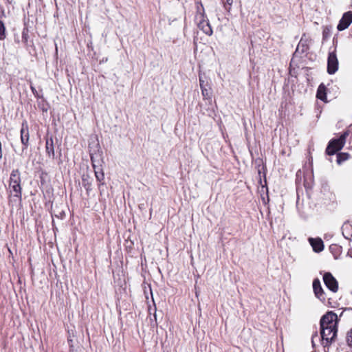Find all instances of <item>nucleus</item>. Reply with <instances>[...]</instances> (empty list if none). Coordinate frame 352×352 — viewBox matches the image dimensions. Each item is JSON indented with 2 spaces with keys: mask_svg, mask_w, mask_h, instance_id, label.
Wrapping results in <instances>:
<instances>
[{
  "mask_svg": "<svg viewBox=\"0 0 352 352\" xmlns=\"http://www.w3.org/2000/svg\"><path fill=\"white\" fill-rule=\"evenodd\" d=\"M349 135L347 131L342 133L338 138L331 140L326 148V153L329 155H333L338 151L341 150L346 142V137Z\"/></svg>",
  "mask_w": 352,
  "mask_h": 352,
  "instance_id": "f257e3e1",
  "label": "nucleus"
},
{
  "mask_svg": "<svg viewBox=\"0 0 352 352\" xmlns=\"http://www.w3.org/2000/svg\"><path fill=\"white\" fill-rule=\"evenodd\" d=\"M21 178L18 170H13L10 175L9 189L13 196L21 198V188L20 185Z\"/></svg>",
  "mask_w": 352,
  "mask_h": 352,
  "instance_id": "f03ea898",
  "label": "nucleus"
},
{
  "mask_svg": "<svg viewBox=\"0 0 352 352\" xmlns=\"http://www.w3.org/2000/svg\"><path fill=\"white\" fill-rule=\"evenodd\" d=\"M338 316L333 311H329L320 319L321 328H338Z\"/></svg>",
  "mask_w": 352,
  "mask_h": 352,
  "instance_id": "7ed1b4c3",
  "label": "nucleus"
},
{
  "mask_svg": "<svg viewBox=\"0 0 352 352\" xmlns=\"http://www.w3.org/2000/svg\"><path fill=\"white\" fill-rule=\"evenodd\" d=\"M338 328H321L320 334L324 346L330 344L337 336Z\"/></svg>",
  "mask_w": 352,
  "mask_h": 352,
  "instance_id": "20e7f679",
  "label": "nucleus"
},
{
  "mask_svg": "<svg viewBox=\"0 0 352 352\" xmlns=\"http://www.w3.org/2000/svg\"><path fill=\"white\" fill-rule=\"evenodd\" d=\"M338 69V60L336 51L329 53L327 59V72L329 74H335Z\"/></svg>",
  "mask_w": 352,
  "mask_h": 352,
  "instance_id": "39448f33",
  "label": "nucleus"
},
{
  "mask_svg": "<svg viewBox=\"0 0 352 352\" xmlns=\"http://www.w3.org/2000/svg\"><path fill=\"white\" fill-rule=\"evenodd\" d=\"M323 281L329 290L334 293L337 292L338 289V283L330 272H325L324 274Z\"/></svg>",
  "mask_w": 352,
  "mask_h": 352,
  "instance_id": "423d86ee",
  "label": "nucleus"
},
{
  "mask_svg": "<svg viewBox=\"0 0 352 352\" xmlns=\"http://www.w3.org/2000/svg\"><path fill=\"white\" fill-rule=\"evenodd\" d=\"M313 289L316 298L324 302L326 300L325 293L321 286V283L319 279L316 278L313 281Z\"/></svg>",
  "mask_w": 352,
  "mask_h": 352,
  "instance_id": "0eeeda50",
  "label": "nucleus"
},
{
  "mask_svg": "<svg viewBox=\"0 0 352 352\" xmlns=\"http://www.w3.org/2000/svg\"><path fill=\"white\" fill-rule=\"evenodd\" d=\"M352 23V12H347L344 13L340 19L338 25V30L339 31H342L345 29H346L350 24Z\"/></svg>",
  "mask_w": 352,
  "mask_h": 352,
  "instance_id": "6e6552de",
  "label": "nucleus"
},
{
  "mask_svg": "<svg viewBox=\"0 0 352 352\" xmlns=\"http://www.w3.org/2000/svg\"><path fill=\"white\" fill-rule=\"evenodd\" d=\"M196 8H197V14L195 16V21H196V23L198 26L199 22L204 23L206 21H208V19L205 15L204 8L201 2L196 3Z\"/></svg>",
  "mask_w": 352,
  "mask_h": 352,
  "instance_id": "1a4fd4ad",
  "label": "nucleus"
},
{
  "mask_svg": "<svg viewBox=\"0 0 352 352\" xmlns=\"http://www.w3.org/2000/svg\"><path fill=\"white\" fill-rule=\"evenodd\" d=\"M196 8H197V14L195 16V21H196V23L198 26L199 22L204 23L206 21H208V19L205 15L204 8L201 2L196 3Z\"/></svg>",
  "mask_w": 352,
  "mask_h": 352,
  "instance_id": "9d476101",
  "label": "nucleus"
},
{
  "mask_svg": "<svg viewBox=\"0 0 352 352\" xmlns=\"http://www.w3.org/2000/svg\"><path fill=\"white\" fill-rule=\"evenodd\" d=\"M308 240L315 252H320L324 250V243L320 238L310 237Z\"/></svg>",
  "mask_w": 352,
  "mask_h": 352,
  "instance_id": "9b49d317",
  "label": "nucleus"
},
{
  "mask_svg": "<svg viewBox=\"0 0 352 352\" xmlns=\"http://www.w3.org/2000/svg\"><path fill=\"white\" fill-rule=\"evenodd\" d=\"M91 160L92 163H94L92 157H91ZM93 167L96 180L98 182V188H100L101 186L104 185V174L102 170L100 168H97L94 164H93Z\"/></svg>",
  "mask_w": 352,
  "mask_h": 352,
  "instance_id": "f8f14e48",
  "label": "nucleus"
},
{
  "mask_svg": "<svg viewBox=\"0 0 352 352\" xmlns=\"http://www.w3.org/2000/svg\"><path fill=\"white\" fill-rule=\"evenodd\" d=\"M21 140L22 144L26 148L28 145V141H29V131H28V125L24 123H23L22 127L21 129Z\"/></svg>",
  "mask_w": 352,
  "mask_h": 352,
  "instance_id": "ddd939ff",
  "label": "nucleus"
},
{
  "mask_svg": "<svg viewBox=\"0 0 352 352\" xmlns=\"http://www.w3.org/2000/svg\"><path fill=\"white\" fill-rule=\"evenodd\" d=\"M46 153L49 157L54 159V146L52 138H47L45 143Z\"/></svg>",
  "mask_w": 352,
  "mask_h": 352,
  "instance_id": "4468645a",
  "label": "nucleus"
},
{
  "mask_svg": "<svg viewBox=\"0 0 352 352\" xmlns=\"http://www.w3.org/2000/svg\"><path fill=\"white\" fill-rule=\"evenodd\" d=\"M93 179L88 174H83L82 177V185L87 192L91 190Z\"/></svg>",
  "mask_w": 352,
  "mask_h": 352,
  "instance_id": "2eb2a0df",
  "label": "nucleus"
},
{
  "mask_svg": "<svg viewBox=\"0 0 352 352\" xmlns=\"http://www.w3.org/2000/svg\"><path fill=\"white\" fill-rule=\"evenodd\" d=\"M308 38L303 34L296 48V52L301 50L302 52L308 50Z\"/></svg>",
  "mask_w": 352,
  "mask_h": 352,
  "instance_id": "dca6fc26",
  "label": "nucleus"
},
{
  "mask_svg": "<svg viewBox=\"0 0 352 352\" xmlns=\"http://www.w3.org/2000/svg\"><path fill=\"white\" fill-rule=\"evenodd\" d=\"M198 28L207 35L210 36L212 34V30L208 20L204 23L199 22Z\"/></svg>",
  "mask_w": 352,
  "mask_h": 352,
  "instance_id": "f3484780",
  "label": "nucleus"
},
{
  "mask_svg": "<svg viewBox=\"0 0 352 352\" xmlns=\"http://www.w3.org/2000/svg\"><path fill=\"white\" fill-rule=\"evenodd\" d=\"M342 232L344 238L352 236V226L349 223H344L342 226Z\"/></svg>",
  "mask_w": 352,
  "mask_h": 352,
  "instance_id": "a211bd4d",
  "label": "nucleus"
},
{
  "mask_svg": "<svg viewBox=\"0 0 352 352\" xmlns=\"http://www.w3.org/2000/svg\"><path fill=\"white\" fill-rule=\"evenodd\" d=\"M316 97L322 100L325 102L327 99V94H326V87L323 84H320L318 88Z\"/></svg>",
  "mask_w": 352,
  "mask_h": 352,
  "instance_id": "6ab92c4d",
  "label": "nucleus"
},
{
  "mask_svg": "<svg viewBox=\"0 0 352 352\" xmlns=\"http://www.w3.org/2000/svg\"><path fill=\"white\" fill-rule=\"evenodd\" d=\"M350 155L347 153H340L337 155V163L341 164L343 162L347 160Z\"/></svg>",
  "mask_w": 352,
  "mask_h": 352,
  "instance_id": "aec40b11",
  "label": "nucleus"
},
{
  "mask_svg": "<svg viewBox=\"0 0 352 352\" xmlns=\"http://www.w3.org/2000/svg\"><path fill=\"white\" fill-rule=\"evenodd\" d=\"M346 342L349 346H352V329L346 334Z\"/></svg>",
  "mask_w": 352,
  "mask_h": 352,
  "instance_id": "412c9836",
  "label": "nucleus"
},
{
  "mask_svg": "<svg viewBox=\"0 0 352 352\" xmlns=\"http://www.w3.org/2000/svg\"><path fill=\"white\" fill-rule=\"evenodd\" d=\"M201 89L202 95H203V96L205 98H207L210 97V93L209 89H208L206 87L202 88V89Z\"/></svg>",
  "mask_w": 352,
  "mask_h": 352,
  "instance_id": "4be33fe9",
  "label": "nucleus"
},
{
  "mask_svg": "<svg viewBox=\"0 0 352 352\" xmlns=\"http://www.w3.org/2000/svg\"><path fill=\"white\" fill-rule=\"evenodd\" d=\"M224 4V8L228 11L230 10V6L233 3V0H226V1H223Z\"/></svg>",
  "mask_w": 352,
  "mask_h": 352,
  "instance_id": "5701e85b",
  "label": "nucleus"
},
{
  "mask_svg": "<svg viewBox=\"0 0 352 352\" xmlns=\"http://www.w3.org/2000/svg\"><path fill=\"white\" fill-rule=\"evenodd\" d=\"M329 32H330V30L328 28H325L324 30H323V32H322V34H323V37L325 38H327L329 36Z\"/></svg>",
  "mask_w": 352,
  "mask_h": 352,
  "instance_id": "b1692460",
  "label": "nucleus"
},
{
  "mask_svg": "<svg viewBox=\"0 0 352 352\" xmlns=\"http://www.w3.org/2000/svg\"><path fill=\"white\" fill-rule=\"evenodd\" d=\"M199 84L201 89L206 87L205 80L202 78V77L199 76Z\"/></svg>",
  "mask_w": 352,
  "mask_h": 352,
  "instance_id": "393cba45",
  "label": "nucleus"
},
{
  "mask_svg": "<svg viewBox=\"0 0 352 352\" xmlns=\"http://www.w3.org/2000/svg\"><path fill=\"white\" fill-rule=\"evenodd\" d=\"M1 36H3V34H4V31H5V27L3 24V23H1ZM3 38L1 37V39Z\"/></svg>",
  "mask_w": 352,
  "mask_h": 352,
  "instance_id": "a878e982",
  "label": "nucleus"
},
{
  "mask_svg": "<svg viewBox=\"0 0 352 352\" xmlns=\"http://www.w3.org/2000/svg\"><path fill=\"white\" fill-rule=\"evenodd\" d=\"M31 89H32V92H33L34 94L36 93V89H35L34 87H32H32H31Z\"/></svg>",
  "mask_w": 352,
  "mask_h": 352,
  "instance_id": "bb28decb",
  "label": "nucleus"
},
{
  "mask_svg": "<svg viewBox=\"0 0 352 352\" xmlns=\"http://www.w3.org/2000/svg\"><path fill=\"white\" fill-rule=\"evenodd\" d=\"M348 254L352 257V250H350Z\"/></svg>",
  "mask_w": 352,
  "mask_h": 352,
  "instance_id": "cd10ccee",
  "label": "nucleus"
}]
</instances>
